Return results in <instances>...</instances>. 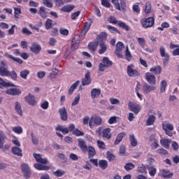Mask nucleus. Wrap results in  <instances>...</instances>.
<instances>
[{"instance_id":"69168bd1","label":"nucleus","mask_w":179,"mask_h":179,"mask_svg":"<svg viewBox=\"0 0 179 179\" xmlns=\"http://www.w3.org/2000/svg\"><path fill=\"white\" fill-rule=\"evenodd\" d=\"M157 153L158 155H168L169 152H167V150H166L164 148H159L157 150Z\"/></svg>"},{"instance_id":"864d4df0","label":"nucleus","mask_w":179,"mask_h":179,"mask_svg":"<svg viewBox=\"0 0 179 179\" xmlns=\"http://www.w3.org/2000/svg\"><path fill=\"white\" fill-rule=\"evenodd\" d=\"M133 169H135V165L132 163H127L124 166L126 171H129V170H133Z\"/></svg>"},{"instance_id":"79ce46f5","label":"nucleus","mask_w":179,"mask_h":179,"mask_svg":"<svg viewBox=\"0 0 179 179\" xmlns=\"http://www.w3.org/2000/svg\"><path fill=\"white\" fill-rule=\"evenodd\" d=\"M12 131L13 132H15V134H17V135L23 134V128H22L20 126L13 127Z\"/></svg>"},{"instance_id":"6ab92c4d","label":"nucleus","mask_w":179,"mask_h":179,"mask_svg":"<svg viewBox=\"0 0 179 179\" xmlns=\"http://www.w3.org/2000/svg\"><path fill=\"white\" fill-rule=\"evenodd\" d=\"M92 24H93V21L92 20V19H89L87 22H85L83 29L82 30V33H84V34H86V33H87V31L90 30V27Z\"/></svg>"},{"instance_id":"a18cd8bd","label":"nucleus","mask_w":179,"mask_h":179,"mask_svg":"<svg viewBox=\"0 0 179 179\" xmlns=\"http://www.w3.org/2000/svg\"><path fill=\"white\" fill-rule=\"evenodd\" d=\"M147 169L151 177H155V176H156V173H157V170L156 169V168H155L154 166H148Z\"/></svg>"},{"instance_id":"49530a36","label":"nucleus","mask_w":179,"mask_h":179,"mask_svg":"<svg viewBox=\"0 0 179 179\" xmlns=\"http://www.w3.org/2000/svg\"><path fill=\"white\" fill-rule=\"evenodd\" d=\"M161 57L163 58L164 65H167V64H169V61H170V55L169 53H164L163 55H161Z\"/></svg>"},{"instance_id":"0eeeda50","label":"nucleus","mask_w":179,"mask_h":179,"mask_svg":"<svg viewBox=\"0 0 179 179\" xmlns=\"http://www.w3.org/2000/svg\"><path fill=\"white\" fill-rule=\"evenodd\" d=\"M125 48V46L124 45V43L122 42H117L116 44V49H115V55L118 58H122V50Z\"/></svg>"},{"instance_id":"e433bc0d","label":"nucleus","mask_w":179,"mask_h":179,"mask_svg":"<svg viewBox=\"0 0 179 179\" xmlns=\"http://www.w3.org/2000/svg\"><path fill=\"white\" fill-rule=\"evenodd\" d=\"M150 71L153 72L155 75H160L162 73V67L160 66L152 67Z\"/></svg>"},{"instance_id":"c9c22d12","label":"nucleus","mask_w":179,"mask_h":179,"mask_svg":"<svg viewBox=\"0 0 179 179\" xmlns=\"http://www.w3.org/2000/svg\"><path fill=\"white\" fill-rule=\"evenodd\" d=\"M30 75V71L27 69L22 70L20 73V76L22 78V79H27V76Z\"/></svg>"},{"instance_id":"72a5a7b5","label":"nucleus","mask_w":179,"mask_h":179,"mask_svg":"<svg viewBox=\"0 0 179 179\" xmlns=\"http://www.w3.org/2000/svg\"><path fill=\"white\" fill-rule=\"evenodd\" d=\"M162 128L164 130L166 131H174V126L171 123H163Z\"/></svg>"},{"instance_id":"3c124183","label":"nucleus","mask_w":179,"mask_h":179,"mask_svg":"<svg viewBox=\"0 0 179 179\" xmlns=\"http://www.w3.org/2000/svg\"><path fill=\"white\" fill-rule=\"evenodd\" d=\"M166 87H167V82H166V80H162L161 82L160 92L164 93V92H166Z\"/></svg>"},{"instance_id":"ddd939ff","label":"nucleus","mask_w":179,"mask_h":179,"mask_svg":"<svg viewBox=\"0 0 179 179\" xmlns=\"http://www.w3.org/2000/svg\"><path fill=\"white\" fill-rule=\"evenodd\" d=\"M78 146L82 152L84 153H86L87 152V145H86V141L82 138H78Z\"/></svg>"},{"instance_id":"20e7f679","label":"nucleus","mask_w":179,"mask_h":179,"mask_svg":"<svg viewBox=\"0 0 179 179\" xmlns=\"http://www.w3.org/2000/svg\"><path fill=\"white\" fill-rule=\"evenodd\" d=\"M141 23L144 29H149L155 24V17H150L148 18H144L141 20Z\"/></svg>"},{"instance_id":"1a4fd4ad","label":"nucleus","mask_w":179,"mask_h":179,"mask_svg":"<svg viewBox=\"0 0 179 179\" xmlns=\"http://www.w3.org/2000/svg\"><path fill=\"white\" fill-rule=\"evenodd\" d=\"M0 66V75L1 76H9L10 75V71H8V66L3 62H1Z\"/></svg>"},{"instance_id":"cd10ccee","label":"nucleus","mask_w":179,"mask_h":179,"mask_svg":"<svg viewBox=\"0 0 179 179\" xmlns=\"http://www.w3.org/2000/svg\"><path fill=\"white\" fill-rule=\"evenodd\" d=\"M155 121H156V116L153 115H150L146 121L147 127H150V125H153Z\"/></svg>"},{"instance_id":"9b49d317","label":"nucleus","mask_w":179,"mask_h":179,"mask_svg":"<svg viewBox=\"0 0 179 179\" xmlns=\"http://www.w3.org/2000/svg\"><path fill=\"white\" fill-rule=\"evenodd\" d=\"M30 51L34 54H40L41 51V45L38 43L34 42L30 46Z\"/></svg>"},{"instance_id":"09e8293b","label":"nucleus","mask_w":179,"mask_h":179,"mask_svg":"<svg viewBox=\"0 0 179 179\" xmlns=\"http://www.w3.org/2000/svg\"><path fill=\"white\" fill-rule=\"evenodd\" d=\"M99 166L102 170H106V169H107V166H108V164H107V161L100 160L99 162Z\"/></svg>"},{"instance_id":"473e14b6","label":"nucleus","mask_w":179,"mask_h":179,"mask_svg":"<svg viewBox=\"0 0 179 179\" xmlns=\"http://www.w3.org/2000/svg\"><path fill=\"white\" fill-rule=\"evenodd\" d=\"M34 168L36 169V170H39V171H48V170H50V166H44V165H42L41 164H35L34 165Z\"/></svg>"},{"instance_id":"4468645a","label":"nucleus","mask_w":179,"mask_h":179,"mask_svg":"<svg viewBox=\"0 0 179 179\" xmlns=\"http://www.w3.org/2000/svg\"><path fill=\"white\" fill-rule=\"evenodd\" d=\"M92 83V78H90V71L87 72L85 78L82 80L83 86H87Z\"/></svg>"},{"instance_id":"c03bdc74","label":"nucleus","mask_w":179,"mask_h":179,"mask_svg":"<svg viewBox=\"0 0 179 179\" xmlns=\"http://www.w3.org/2000/svg\"><path fill=\"white\" fill-rule=\"evenodd\" d=\"M38 14L41 17H43V19H45V17H47V12H45V7H40Z\"/></svg>"},{"instance_id":"f03ea898","label":"nucleus","mask_w":179,"mask_h":179,"mask_svg":"<svg viewBox=\"0 0 179 179\" xmlns=\"http://www.w3.org/2000/svg\"><path fill=\"white\" fill-rule=\"evenodd\" d=\"M103 124V118L100 116L94 115L91 117L89 122L90 128L92 129L94 127H100Z\"/></svg>"},{"instance_id":"9d476101","label":"nucleus","mask_w":179,"mask_h":179,"mask_svg":"<svg viewBox=\"0 0 179 179\" xmlns=\"http://www.w3.org/2000/svg\"><path fill=\"white\" fill-rule=\"evenodd\" d=\"M25 101L29 104V106H34L37 105V100H36V97L31 94H29L27 96H25Z\"/></svg>"},{"instance_id":"37998d69","label":"nucleus","mask_w":179,"mask_h":179,"mask_svg":"<svg viewBox=\"0 0 179 179\" xmlns=\"http://www.w3.org/2000/svg\"><path fill=\"white\" fill-rule=\"evenodd\" d=\"M79 83H80V81L78 80L70 87L69 90V94H72V93H73V90L79 86Z\"/></svg>"},{"instance_id":"4c0bfd02","label":"nucleus","mask_w":179,"mask_h":179,"mask_svg":"<svg viewBox=\"0 0 179 179\" xmlns=\"http://www.w3.org/2000/svg\"><path fill=\"white\" fill-rule=\"evenodd\" d=\"M20 15H22V9L19 7L14 8V17L15 19H20Z\"/></svg>"},{"instance_id":"4be33fe9","label":"nucleus","mask_w":179,"mask_h":179,"mask_svg":"<svg viewBox=\"0 0 179 179\" xmlns=\"http://www.w3.org/2000/svg\"><path fill=\"white\" fill-rule=\"evenodd\" d=\"M155 89H156V87H155L153 86H150L148 84H145L143 86V92L145 94H149V93H150V92H153V90H155Z\"/></svg>"},{"instance_id":"0e129e2a","label":"nucleus","mask_w":179,"mask_h":179,"mask_svg":"<svg viewBox=\"0 0 179 179\" xmlns=\"http://www.w3.org/2000/svg\"><path fill=\"white\" fill-rule=\"evenodd\" d=\"M12 143H13V145L17 146V148H20L21 146L20 141H19V140L16 137L13 138Z\"/></svg>"},{"instance_id":"a19ab883","label":"nucleus","mask_w":179,"mask_h":179,"mask_svg":"<svg viewBox=\"0 0 179 179\" xmlns=\"http://www.w3.org/2000/svg\"><path fill=\"white\" fill-rule=\"evenodd\" d=\"M129 141L131 146H133L134 148H135V146L138 145V141L135 138V135L131 134L129 136Z\"/></svg>"},{"instance_id":"de8ad7c7","label":"nucleus","mask_w":179,"mask_h":179,"mask_svg":"<svg viewBox=\"0 0 179 179\" xmlns=\"http://www.w3.org/2000/svg\"><path fill=\"white\" fill-rule=\"evenodd\" d=\"M65 174H66V172L61 169H57L53 172V175L55 176V177H62V176H65Z\"/></svg>"},{"instance_id":"7ed1b4c3","label":"nucleus","mask_w":179,"mask_h":179,"mask_svg":"<svg viewBox=\"0 0 179 179\" xmlns=\"http://www.w3.org/2000/svg\"><path fill=\"white\" fill-rule=\"evenodd\" d=\"M109 22L113 24H117V26H119V27H121L122 29H124L126 31H129V26L127 25V24H125V22L122 21H117V19L115 18V17H110Z\"/></svg>"},{"instance_id":"b1692460","label":"nucleus","mask_w":179,"mask_h":179,"mask_svg":"<svg viewBox=\"0 0 179 179\" xmlns=\"http://www.w3.org/2000/svg\"><path fill=\"white\" fill-rule=\"evenodd\" d=\"M73 9H75V6L69 4L63 6L61 8V11L66 12V13H69L70 12H72Z\"/></svg>"},{"instance_id":"2f4dec72","label":"nucleus","mask_w":179,"mask_h":179,"mask_svg":"<svg viewBox=\"0 0 179 179\" xmlns=\"http://www.w3.org/2000/svg\"><path fill=\"white\" fill-rule=\"evenodd\" d=\"M97 47H99V42H91L88 45L89 50L94 52L96 50H97Z\"/></svg>"},{"instance_id":"f3484780","label":"nucleus","mask_w":179,"mask_h":179,"mask_svg":"<svg viewBox=\"0 0 179 179\" xmlns=\"http://www.w3.org/2000/svg\"><path fill=\"white\" fill-rule=\"evenodd\" d=\"M59 114L62 121H66L68 120V113L66 112V108H61L59 109Z\"/></svg>"},{"instance_id":"dca6fc26","label":"nucleus","mask_w":179,"mask_h":179,"mask_svg":"<svg viewBox=\"0 0 179 179\" xmlns=\"http://www.w3.org/2000/svg\"><path fill=\"white\" fill-rule=\"evenodd\" d=\"M145 79L150 85H156V77L151 74L150 73H145Z\"/></svg>"},{"instance_id":"e2e57ef3","label":"nucleus","mask_w":179,"mask_h":179,"mask_svg":"<svg viewBox=\"0 0 179 179\" xmlns=\"http://www.w3.org/2000/svg\"><path fill=\"white\" fill-rule=\"evenodd\" d=\"M111 3L115 5V8L117 10H121V6H120V3H118V0H111Z\"/></svg>"},{"instance_id":"338daca9","label":"nucleus","mask_w":179,"mask_h":179,"mask_svg":"<svg viewBox=\"0 0 179 179\" xmlns=\"http://www.w3.org/2000/svg\"><path fill=\"white\" fill-rule=\"evenodd\" d=\"M121 10H123V12H125L127 4L125 3V0H120V4Z\"/></svg>"},{"instance_id":"680f3d73","label":"nucleus","mask_w":179,"mask_h":179,"mask_svg":"<svg viewBox=\"0 0 179 179\" xmlns=\"http://www.w3.org/2000/svg\"><path fill=\"white\" fill-rule=\"evenodd\" d=\"M43 3L45 5V6H47V8H52V2H51V0H43Z\"/></svg>"},{"instance_id":"6e6552de","label":"nucleus","mask_w":179,"mask_h":179,"mask_svg":"<svg viewBox=\"0 0 179 179\" xmlns=\"http://www.w3.org/2000/svg\"><path fill=\"white\" fill-rule=\"evenodd\" d=\"M129 110L130 111H132L134 114H138V113L141 111V106L134 103V102L130 101L128 103Z\"/></svg>"},{"instance_id":"774afa93","label":"nucleus","mask_w":179,"mask_h":179,"mask_svg":"<svg viewBox=\"0 0 179 179\" xmlns=\"http://www.w3.org/2000/svg\"><path fill=\"white\" fill-rule=\"evenodd\" d=\"M31 141L34 145H38V138L34 136L33 133L31 134Z\"/></svg>"},{"instance_id":"bb28decb","label":"nucleus","mask_w":179,"mask_h":179,"mask_svg":"<svg viewBox=\"0 0 179 179\" xmlns=\"http://www.w3.org/2000/svg\"><path fill=\"white\" fill-rule=\"evenodd\" d=\"M173 175V173H170V171L167 169L162 170V177H163V178H171Z\"/></svg>"},{"instance_id":"052dcab7","label":"nucleus","mask_w":179,"mask_h":179,"mask_svg":"<svg viewBox=\"0 0 179 179\" xmlns=\"http://www.w3.org/2000/svg\"><path fill=\"white\" fill-rule=\"evenodd\" d=\"M59 33L62 34V36H68V34H69V30L65 28H60Z\"/></svg>"},{"instance_id":"603ef678","label":"nucleus","mask_w":179,"mask_h":179,"mask_svg":"<svg viewBox=\"0 0 179 179\" xmlns=\"http://www.w3.org/2000/svg\"><path fill=\"white\" fill-rule=\"evenodd\" d=\"M137 41L142 48H145L146 41L143 38H138Z\"/></svg>"},{"instance_id":"39448f33","label":"nucleus","mask_w":179,"mask_h":179,"mask_svg":"<svg viewBox=\"0 0 179 179\" xmlns=\"http://www.w3.org/2000/svg\"><path fill=\"white\" fill-rule=\"evenodd\" d=\"M127 75L128 76H130V78H136V76L141 75V73L135 69V66L134 64H130L127 66Z\"/></svg>"},{"instance_id":"393cba45","label":"nucleus","mask_w":179,"mask_h":179,"mask_svg":"<svg viewBox=\"0 0 179 179\" xmlns=\"http://www.w3.org/2000/svg\"><path fill=\"white\" fill-rule=\"evenodd\" d=\"M15 110L20 117L23 115V110H22V105L19 101L15 103Z\"/></svg>"},{"instance_id":"bf43d9fd","label":"nucleus","mask_w":179,"mask_h":179,"mask_svg":"<svg viewBox=\"0 0 179 179\" xmlns=\"http://www.w3.org/2000/svg\"><path fill=\"white\" fill-rule=\"evenodd\" d=\"M138 173H141L142 174H146L148 172L146 171V168L143 166V165H141L137 169Z\"/></svg>"},{"instance_id":"5fc2aeb1","label":"nucleus","mask_w":179,"mask_h":179,"mask_svg":"<svg viewBox=\"0 0 179 179\" xmlns=\"http://www.w3.org/2000/svg\"><path fill=\"white\" fill-rule=\"evenodd\" d=\"M73 135H75L76 136H83L85 133L83 131H80V130L78 129H76L73 131Z\"/></svg>"},{"instance_id":"f8f14e48","label":"nucleus","mask_w":179,"mask_h":179,"mask_svg":"<svg viewBox=\"0 0 179 179\" xmlns=\"http://www.w3.org/2000/svg\"><path fill=\"white\" fill-rule=\"evenodd\" d=\"M33 156L37 163H41V164H48V159H47V158L43 159V157H41V155L34 153Z\"/></svg>"},{"instance_id":"5701e85b","label":"nucleus","mask_w":179,"mask_h":179,"mask_svg":"<svg viewBox=\"0 0 179 179\" xmlns=\"http://www.w3.org/2000/svg\"><path fill=\"white\" fill-rule=\"evenodd\" d=\"M15 85L11 83H6L3 79L0 78V89L2 87H15Z\"/></svg>"},{"instance_id":"a211bd4d","label":"nucleus","mask_w":179,"mask_h":179,"mask_svg":"<svg viewBox=\"0 0 179 179\" xmlns=\"http://www.w3.org/2000/svg\"><path fill=\"white\" fill-rule=\"evenodd\" d=\"M160 145L165 149H170V145H171V140L169 138H162L159 141Z\"/></svg>"},{"instance_id":"6e6d98bb","label":"nucleus","mask_w":179,"mask_h":179,"mask_svg":"<svg viewBox=\"0 0 179 179\" xmlns=\"http://www.w3.org/2000/svg\"><path fill=\"white\" fill-rule=\"evenodd\" d=\"M45 29L50 30V28L52 26V20L48 19L45 23Z\"/></svg>"},{"instance_id":"58836bf2","label":"nucleus","mask_w":179,"mask_h":179,"mask_svg":"<svg viewBox=\"0 0 179 179\" xmlns=\"http://www.w3.org/2000/svg\"><path fill=\"white\" fill-rule=\"evenodd\" d=\"M125 133H120L117 134L116 139L115 141V145H119V143L124 139V137L125 136Z\"/></svg>"},{"instance_id":"c756f323","label":"nucleus","mask_w":179,"mask_h":179,"mask_svg":"<svg viewBox=\"0 0 179 179\" xmlns=\"http://www.w3.org/2000/svg\"><path fill=\"white\" fill-rule=\"evenodd\" d=\"M99 54H100V55L104 54V52H106V51H107V45H106V43H104V42H101L99 43Z\"/></svg>"},{"instance_id":"2eb2a0df","label":"nucleus","mask_w":179,"mask_h":179,"mask_svg":"<svg viewBox=\"0 0 179 179\" xmlns=\"http://www.w3.org/2000/svg\"><path fill=\"white\" fill-rule=\"evenodd\" d=\"M6 93L10 96H19V94H22V91L17 88H10L7 90Z\"/></svg>"},{"instance_id":"412c9836","label":"nucleus","mask_w":179,"mask_h":179,"mask_svg":"<svg viewBox=\"0 0 179 179\" xmlns=\"http://www.w3.org/2000/svg\"><path fill=\"white\" fill-rule=\"evenodd\" d=\"M100 94H101V90L99 88H94L91 90L92 99H97Z\"/></svg>"},{"instance_id":"c85d7f7f","label":"nucleus","mask_w":179,"mask_h":179,"mask_svg":"<svg viewBox=\"0 0 179 179\" xmlns=\"http://www.w3.org/2000/svg\"><path fill=\"white\" fill-rule=\"evenodd\" d=\"M5 57H7V58H10V59H13V61H15V62H17V64H23V60H22V59L19 57H13V55H10L8 53H5Z\"/></svg>"},{"instance_id":"f257e3e1","label":"nucleus","mask_w":179,"mask_h":179,"mask_svg":"<svg viewBox=\"0 0 179 179\" xmlns=\"http://www.w3.org/2000/svg\"><path fill=\"white\" fill-rule=\"evenodd\" d=\"M110 66H113V62L108 57H105L103 58L102 62L99 65V72H104L106 68H110Z\"/></svg>"},{"instance_id":"13d9d810","label":"nucleus","mask_w":179,"mask_h":179,"mask_svg":"<svg viewBox=\"0 0 179 179\" xmlns=\"http://www.w3.org/2000/svg\"><path fill=\"white\" fill-rule=\"evenodd\" d=\"M107 29L109 30V31L110 33H119L120 34V31H118V29H117V28H115V27H113L111 25H108Z\"/></svg>"},{"instance_id":"aec40b11","label":"nucleus","mask_w":179,"mask_h":179,"mask_svg":"<svg viewBox=\"0 0 179 179\" xmlns=\"http://www.w3.org/2000/svg\"><path fill=\"white\" fill-rule=\"evenodd\" d=\"M102 137L105 139H111V129L106 128L102 131Z\"/></svg>"},{"instance_id":"8fccbe9b","label":"nucleus","mask_w":179,"mask_h":179,"mask_svg":"<svg viewBox=\"0 0 179 179\" xmlns=\"http://www.w3.org/2000/svg\"><path fill=\"white\" fill-rule=\"evenodd\" d=\"M125 57L127 61L132 59V55L131 54L128 46H126Z\"/></svg>"},{"instance_id":"a878e982","label":"nucleus","mask_w":179,"mask_h":179,"mask_svg":"<svg viewBox=\"0 0 179 179\" xmlns=\"http://www.w3.org/2000/svg\"><path fill=\"white\" fill-rule=\"evenodd\" d=\"M11 150L12 153H13L15 156H18L20 157H22V156H23L20 147H13Z\"/></svg>"},{"instance_id":"423d86ee","label":"nucleus","mask_w":179,"mask_h":179,"mask_svg":"<svg viewBox=\"0 0 179 179\" xmlns=\"http://www.w3.org/2000/svg\"><path fill=\"white\" fill-rule=\"evenodd\" d=\"M21 170L24 174V177H25L26 179H29L30 176H31V169H30L29 164H22L21 165Z\"/></svg>"},{"instance_id":"f704fd0d","label":"nucleus","mask_w":179,"mask_h":179,"mask_svg":"<svg viewBox=\"0 0 179 179\" xmlns=\"http://www.w3.org/2000/svg\"><path fill=\"white\" fill-rule=\"evenodd\" d=\"M6 139V136L3 132L0 131V150L3 149V144L5 143V140Z\"/></svg>"},{"instance_id":"4d7b16f0","label":"nucleus","mask_w":179,"mask_h":179,"mask_svg":"<svg viewBox=\"0 0 179 179\" xmlns=\"http://www.w3.org/2000/svg\"><path fill=\"white\" fill-rule=\"evenodd\" d=\"M96 143H97L98 148H99V149H101L102 150H104V149H106V144L104 143L103 141H100V140H98V141H96Z\"/></svg>"},{"instance_id":"ea45409f","label":"nucleus","mask_w":179,"mask_h":179,"mask_svg":"<svg viewBox=\"0 0 179 179\" xmlns=\"http://www.w3.org/2000/svg\"><path fill=\"white\" fill-rule=\"evenodd\" d=\"M144 12L146 15H149L152 12V3L150 1L145 3Z\"/></svg>"},{"instance_id":"7c9ffc66","label":"nucleus","mask_w":179,"mask_h":179,"mask_svg":"<svg viewBox=\"0 0 179 179\" xmlns=\"http://www.w3.org/2000/svg\"><path fill=\"white\" fill-rule=\"evenodd\" d=\"M87 152H88V157L90 159H92V157H94V156H96V149H94L93 146H89Z\"/></svg>"}]
</instances>
